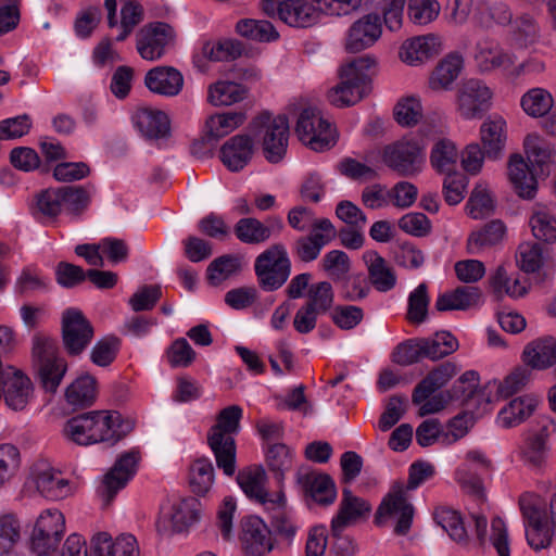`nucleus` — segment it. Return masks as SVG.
I'll use <instances>...</instances> for the list:
<instances>
[{
    "mask_svg": "<svg viewBox=\"0 0 556 556\" xmlns=\"http://www.w3.org/2000/svg\"><path fill=\"white\" fill-rule=\"evenodd\" d=\"M134 425L116 410H91L70 418L64 427V437L78 444L117 443L131 432Z\"/></svg>",
    "mask_w": 556,
    "mask_h": 556,
    "instance_id": "f257e3e1",
    "label": "nucleus"
},
{
    "mask_svg": "<svg viewBox=\"0 0 556 556\" xmlns=\"http://www.w3.org/2000/svg\"><path fill=\"white\" fill-rule=\"evenodd\" d=\"M435 473L434 466L428 462H414L408 469V480L406 485L396 481L391 486L389 493L383 497L376 515L375 523L383 526L387 520L394 519V533L405 535L413 522L414 506L408 502L407 491L416 490Z\"/></svg>",
    "mask_w": 556,
    "mask_h": 556,
    "instance_id": "f03ea898",
    "label": "nucleus"
},
{
    "mask_svg": "<svg viewBox=\"0 0 556 556\" xmlns=\"http://www.w3.org/2000/svg\"><path fill=\"white\" fill-rule=\"evenodd\" d=\"M376 60L369 55L355 58L341 68L340 84L328 91V100L336 106L359 102L369 91Z\"/></svg>",
    "mask_w": 556,
    "mask_h": 556,
    "instance_id": "7ed1b4c3",
    "label": "nucleus"
},
{
    "mask_svg": "<svg viewBox=\"0 0 556 556\" xmlns=\"http://www.w3.org/2000/svg\"><path fill=\"white\" fill-rule=\"evenodd\" d=\"M291 260L283 243H274L254 260L258 287L266 292L280 289L291 275Z\"/></svg>",
    "mask_w": 556,
    "mask_h": 556,
    "instance_id": "20e7f679",
    "label": "nucleus"
},
{
    "mask_svg": "<svg viewBox=\"0 0 556 556\" xmlns=\"http://www.w3.org/2000/svg\"><path fill=\"white\" fill-rule=\"evenodd\" d=\"M201 510V503L195 497L167 502L160 508L155 520V530L163 538L186 533L199 522Z\"/></svg>",
    "mask_w": 556,
    "mask_h": 556,
    "instance_id": "39448f33",
    "label": "nucleus"
},
{
    "mask_svg": "<svg viewBox=\"0 0 556 556\" xmlns=\"http://www.w3.org/2000/svg\"><path fill=\"white\" fill-rule=\"evenodd\" d=\"M255 137L262 138L265 159L270 163L280 162L286 155L289 139V123L285 115L273 117L263 112L250 123Z\"/></svg>",
    "mask_w": 556,
    "mask_h": 556,
    "instance_id": "423d86ee",
    "label": "nucleus"
},
{
    "mask_svg": "<svg viewBox=\"0 0 556 556\" xmlns=\"http://www.w3.org/2000/svg\"><path fill=\"white\" fill-rule=\"evenodd\" d=\"M262 11L293 28H308L317 24L321 12L312 0H263Z\"/></svg>",
    "mask_w": 556,
    "mask_h": 556,
    "instance_id": "0eeeda50",
    "label": "nucleus"
},
{
    "mask_svg": "<svg viewBox=\"0 0 556 556\" xmlns=\"http://www.w3.org/2000/svg\"><path fill=\"white\" fill-rule=\"evenodd\" d=\"M518 504L523 517L529 546L534 551L547 548L552 543L553 531L541 507L540 496L532 492H525L520 495Z\"/></svg>",
    "mask_w": 556,
    "mask_h": 556,
    "instance_id": "6e6552de",
    "label": "nucleus"
},
{
    "mask_svg": "<svg viewBox=\"0 0 556 556\" xmlns=\"http://www.w3.org/2000/svg\"><path fill=\"white\" fill-rule=\"evenodd\" d=\"M295 132L314 151L330 149L336 143V130L317 108H305L300 113Z\"/></svg>",
    "mask_w": 556,
    "mask_h": 556,
    "instance_id": "1a4fd4ad",
    "label": "nucleus"
},
{
    "mask_svg": "<svg viewBox=\"0 0 556 556\" xmlns=\"http://www.w3.org/2000/svg\"><path fill=\"white\" fill-rule=\"evenodd\" d=\"M65 531V518L58 509L43 510L37 518L28 540V547L36 556H51Z\"/></svg>",
    "mask_w": 556,
    "mask_h": 556,
    "instance_id": "9d476101",
    "label": "nucleus"
},
{
    "mask_svg": "<svg viewBox=\"0 0 556 556\" xmlns=\"http://www.w3.org/2000/svg\"><path fill=\"white\" fill-rule=\"evenodd\" d=\"M62 342L70 356L80 355L90 344L94 331L83 312L75 307L66 308L61 321Z\"/></svg>",
    "mask_w": 556,
    "mask_h": 556,
    "instance_id": "9b49d317",
    "label": "nucleus"
},
{
    "mask_svg": "<svg viewBox=\"0 0 556 556\" xmlns=\"http://www.w3.org/2000/svg\"><path fill=\"white\" fill-rule=\"evenodd\" d=\"M382 160L399 175L415 176L425 163L424 148L414 140H400L383 149Z\"/></svg>",
    "mask_w": 556,
    "mask_h": 556,
    "instance_id": "f8f14e48",
    "label": "nucleus"
},
{
    "mask_svg": "<svg viewBox=\"0 0 556 556\" xmlns=\"http://www.w3.org/2000/svg\"><path fill=\"white\" fill-rule=\"evenodd\" d=\"M174 28L163 22L150 23L137 34V51L148 61L160 60L175 45Z\"/></svg>",
    "mask_w": 556,
    "mask_h": 556,
    "instance_id": "ddd939ff",
    "label": "nucleus"
},
{
    "mask_svg": "<svg viewBox=\"0 0 556 556\" xmlns=\"http://www.w3.org/2000/svg\"><path fill=\"white\" fill-rule=\"evenodd\" d=\"M336 237L337 231L330 219H316L308 235L294 240L291 247L292 253L301 262L311 263L320 255L323 248Z\"/></svg>",
    "mask_w": 556,
    "mask_h": 556,
    "instance_id": "4468645a",
    "label": "nucleus"
},
{
    "mask_svg": "<svg viewBox=\"0 0 556 556\" xmlns=\"http://www.w3.org/2000/svg\"><path fill=\"white\" fill-rule=\"evenodd\" d=\"M283 230L285 223L279 215L267 216L264 220L251 216L242 217L233 227L236 238L245 244H263L279 237Z\"/></svg>",
    "mask_w": 556,
    "mask_h": 556,
    "instance_id": "2eb2a0df",
    "label": "nucleus"
},
{
    "mask_svg": "<svg viewBox=\"0 0 556 556\" xmlns=\"http://www.w3.org/2000/svg\"><path fill=\"white\" fill-rule=\"evenodd\" d=\"M492 92L479 79H468L458 89L457 111L465 119L479 118L491 104Z\"/></svg>",
    "mask_w": 556,
    "mask_h": 556,
    "instance_id": "dca6fc26",
    "label": "nucleus"
},
{
    "mask_svg": "<svg viewBox=\"0 0 556 556\" xmlns=\"http://www.w3.org/2000/svg\"><path fill=\"white\" fill-rule=\"evenodd\" d=\"M237 481L244 494L263 508L278 504L281 501V495L285 494L281 485H278L276 492H269L266 489L267 476L261 466L249 467L240 471Z\"/></svg>",
    "mask_w": 556,
    "mask_h": 556,
    "instance_id": "f3484780",
    "label": "nucleus"
},
{
    "mask_svg": "<svg viewBox=\"0 0 556 556\" xmlns=\"http://www.w3.org/2000/svg\"><path fill=\"white\" fill-rule=\"evenodd\" d=\"M138 462V452H127L115 462L113 468L104 476L98 493L105 505H110L117 492L125 488L134 477Z\"/></svg>",
    "mask_w": 556,
    "mask_h": 556,
    "instance_id": "a211bd4d",
    "label": "nucleus"
},
{
    "mask_svg": "<svg viewBox=\"0 0 556 556\" xmlns=\"http://www.w3.org/2000/svg\"><path fill=\"white\" fill-rule=\"evenodd\" d=\"M239 539L248 556H265L274 547L269 528L257 516L241 519Z\"/></svg>",
    "mask_w": 556,
    "mask_h": 556,
    "instance_id": "6ab92c4d",
    "label": "nucleus"
},
{
    "mask_svg": "<svg viewBox=\"0 0 556 556\" xmlns=\"http://www.w3.org/2000/svg\"><path fill=\"white\" fill-rule=\"evenodd\" d=\"M370 511L371 505L366 500L354 495L349 489H343L339 510L331 520L333 538L340 539L345 528L367 519Z\"/></svg>",
    "mask_w": 556,
    "mask_h": 556,
    "instance_id": "aec40b11",
    "label": "nucleus"
},
{
    "mask_svg": "<svg viewBox=\"0 0 556 556\" xmlns=\"http://www.w3.org/2000/svg\"><path fill=\"white\" fill-rule=\"evenodd\" d=\"M0 382V399L14 409H23L28 403L31 393V382L22 371L8 366L2 372Z\"/></svg>",
    "mask_w": 556,
    "mask_h": 556,
    "instance_id": "412c9836",
    "label": "nucleus"
},
{
    "mask_svg": "<svg viewBox=\"0 0 556 556\" xmlns=\"http://www.w3.org/2000/svg\"><path fill=\"white\" fill-rule=\"evenodd\" d=\"M132 122L142 137L151 142H159L170 136L169 118L159 109L140 106L134 113Z\"/></svg>",
    "mask_w": 556,
    "mask_h": 556,
    "instance_id": "4be33fe9",
    "label": "nucleus"
},
{
    "mask_svg": "<svg viewBox=\"0 0 556 556\" xmlns=\"http://www.w3.org/2000/svg\"><path fill=\"white\" fill-rule=\"evenodd\" d=\"M381 36V20L370 13L355 21L348 29L345 49L356 53L371 47Z\"/></svg>",
    "mask_w": 556,
    "mask_h": 556,
    "instance_id": "5701e85b",
    "label": "nucleus"
},
{
    "mask_svg": "<svg viewBox=\"0 0 556 556\" xmlns=\"http://www.w3.org/2000/svg\"><path fill=\"white\" fill-rule=\"evenodd\" d=\"M184 75L174 66H155L144 75V86L149 91L166 98L178 96L184 88Z\"/></svg>",
    "mask_w": 556,
    "mask_h": 556,
    "instance_id": "b1692460",
    "label": "nucleus"
},
{
    "mask_svg": "<svg viewBox=\"0 0 556 556\" xmlns=\"http://www.w3.org/2000/svg\"><path fill=\"white\" fill-rule=\"evenodd\" d=\"M139 545L132 534H121L115 540L106 532L93 535L90 556H139Z\"/></svg>",
    "mask_w": 556,
    "mask_h": 556,
    "instance_id": "393cba45",
    "label": "nucleus"
},
{
    "mask_svg": "<svg viewBox=\"0 0 556 556\" xmlns=\"http://www.w3.org/2000/svg\"><path fill=\"white\" fill-rule=\"evenodd\" d=\"M466 462L456 470L455 479L469 493L479 495L483 489L482 480L478 475L470 472L471 466L481 473H489L492 471V462L479 450L468 451Z\"/></svg>",
    "mask_w": 556,
    "mask_h": 556,
    "instance_id": "a878e982",
    "label": "nucleus"
},
{
    "mask_svg": "<svg viewBox=\"0 0 556 556\" xmlns=\"http://www.w3.org/2000/svg\"><path fill=\"white\" fill-rule=\"evenodd\" d=\"M254 142L249 135H235L219 149L222 163L231 172L243 169L252 159Z\"/></svg>",
    "mask_w": 556,
    "mask_h": 556,
    "instance_id": "bb28decb",
    "label": "nucleus"
},
{
    "mask_svg": "<svg viewBox=\"0 0 556 556\" xmlns=\"http://www.w3.org/2000/svg\"><path fill=\"white\" fill-rule=\"evenodd\" d=\"M480 137L485 155L492 160L501 157L507 139L506 121L498 114L490 115L480 127Z\"/></svg>",
    "mask_w": 556,
    "mask_h": 556,
    "instance_id": "cd10ccee",
    "label": "nucleus"
},
{
    "mask_svg": "<svg viewBox=\"0 0 556 556\" xmlns=\"http://www.w3.org/2000/svg\"><path fill=\"white\" fill-rule=\"evenodd\" d=\"M457 367L451 362H444L429 371V374L414 388L412 402L421 404L426 399L444 387L455 375Z\"/></svg>",
    "mask_w": 556,
    "mask_h": 556,
    "instance_id": "c85d7f7f",
    "label": "nucleus"
},
{
    "mask_svg": "<svg viewBox=\"0 0 556 556\" xmlns=\"http://www.w3.org/2000/svg\"><path fill=\"white\" fill-rule=\"evenodd\" d=\"M475 61L481 72L507 70L514 64L513 55L505 52L495 40L489 38L477 42Z\"/></svg>",
    "mask_w": 556,
    "mask_h": 556,
    "instance_id": "c756f323",
    "label": "nucleus"
},
{
    "mask_svg": "<svg viewBox=\"0 0 556 556\" xmlns=\"http://www.w3.org/2000/svg\"><path fill=\"white\" fill-rule=\"evenodd\" d=\"M523 362L532 369H546L556 364V338L546 336L528 343L522 353Z\"/></svg>",
    "mask_w": 556,
    "mask_h": 556,
    "instance_id": "7c9ffc66",
    "label": "nucleus"
},
{
    "mask_svg": "<svg viewBox=\"0 0 556 556\" xmlns=\"http://www.w3.org/2000/svg\"><path fill=\"white\" fill-rule=\"evenodd\" d=\"M482 292L480 288L473 286L458 287L451 292L440 294L435 301V309L446 311H466L480 304Z\"/></svg>",
    "mask_w": 556,
    "mask_h": 556,
    "instance_id": "2f4dec72",
    "label": "nucleus"
},
{
    "mask_svg": "<svg viewBox=\"0 0 556 556\" xmlns=\"http://www.w3.org/2000/svg\"><path fill=\"white\" fill-rule=\"evenodd\" d=\"M506 226L501 219H493L482 228L472 231L467 239V251L477 255L503 242Z\"/></svg>",
    "mask_w": 556,
    "mask_h": 556,
    "instance_id": "473e14b6",
    "label": "nucleus"
},
{
    "mask_svg": "<svg viewBox=\"0 0 556 556\" xmlns=\"http://www.w3.org/2000/svg\"><path fill=\"white\" fill-rule=\"evenodd\" d=\"M368 276L372 287L379 292H388L396 285V275L388 262L376 251L364 254Z\"/></svg>",
    "mask_w": 556,
    "mask_h": 556,
    "instance_id": "72a5a7b5",
    "label": "nucleus"
},
{
    "mask_svg": "<svg viewBox=\"0 0 556 556\" xmlns=\"http://www.w3.org/2000/svg\"><path fill=\"white\" fill-rule=\"evenodd\" d=\"M508 178L519 197L532 199L535 195L536 179L521 155L514 154L509 157Z\"/></svg>",
    "mask_w": 556,
    "mask_h": 556,
    "instance_id": "f704fd0d",
    "label": "nucleus"
},
{
    "mask_svg": "<svg viewBox=\"0 0 556 556\" xmlns=\"http://www.w3.org/2000/svg\"><path fill=\"white\" fill-rule=\"evenodd\" d=\"M280 500L278 504L264 509L269 514L270 527L275 534L280 540L290 543L294 539L299 526L293 513L287 508L286 495L282 494Z\"/></svg>",
    "mask_w": 556,
    "mask_h": 556,
    "instance_id": "c9c22d12",
    "label": "nucleus"
},
{
    "mask_svg": "<svg viewBox=\"0 0 556 556\" xmlns=\"http://www.w3.org/2000/svg\"><path fill=\"white\" fill-rule=\"evenodd\" d=\"M489 285L497 299H502L504 295L517 299L527 293L526 280H521L518 273L509 275L503 265L491 274Z\"/></svg>",
    "mask_w": 556,
    "mask_h": 556,
    "instance_id": "e433bc0d",
    "label": "nucleus"
},
{
    "mask_svg": "<svg viewBox=\"0 0 556 556\" xmlns=\"http://www.w3.org/2000/svg\"><path fill=\"white\" fill-rule=\"evenodd\" d=\"M211 452L218 469L227 477L237 470V443L232 435L211 434Z\"/></svg>",
    "mask_w": 556,
    "mask_h": 556,
    "instance_id": "4c0bfd02",
    "label": "nucleus"
},
{
    "mask_svg": "<svg viewBox=\"0 0 556 556\" xmlns=\"http://www.w3.org/2000/svg\"><path fill=\"white\" fill-rule=\"evenodd\" d=\"M97 395V380L89 374L77 377L65 390V400L74 408H85L93 405Z\"/></svg>",
    "mask_w": 556,
    "mask_h": 556,
    "instance_id": "58836bf2",
    "label": "nucleus"
},
{
    "mask_svg": "<svg viewBox=\"0 0 556 556\" xmlns=\"http://www.w3.org/2000/svg\"><path fill=\"white\" fill-rule=\"evenodd\" d=\"M63 212L78 216L87 210L94 193V186H63L59 187Z\"/></svg>",
    "mask_w": 556,
    "mask_h": 556,
    "instance_id": "ea45409f",
    "label": "nucleus"
},
{
    "mask_svg": "<svg viewBox=\"0 0 556 556\" xmlns=\"http://www.w3.org/2000/svg\"><path fill=\"white\" fill-rule=\"evenodd\" d=\"M309 493L312 500L317 504L328 506L337 497V490L333 480L325 473H306L299 477Z\"/></svg>",
    "mask_w": 556,
    "mask_h": 556,
    "instance_id": "a19ab883",
    "label": "nucleus"
},
{
    "mask_svg": "<svg viewBox=\"0 0 556 556\" xmlns=\"http://www.w3.org/2000/svg\"><path fill=\"white\" fill-rule=\"evenodd\" d=\"M437 38L432 35L406 40L400 49V58L409 65H417L435 53Z\"/></svg>",
    "mask_w": 556,
    "mask_h": 556,
    "instance_id": "79ce46f5",
    "label": "nucleus"
},
{
    "mask_svg": "<svg viewBox=\"0 0 556 556\" xmlns=\"http://www.w3.org/2000/svg\"><path fill=\"white\" fill-rule=\"evenodd\" d=\"M463 68V58L448 54L433 70L429 85L433 90L448 89Z\"/></svg>",
    "mask_w": 556,
    "mask_h": 556,
    "instance_id": "37998d69",
    "label": "nucleus"
},
{
    "mask_svg": "<svg viewBox=\"0 0 556 556\" xmlns=\"http://www.w3.org/2000/svg\"><path fill=\"white\" fill-rule=\"evenodd\" d=\"M536 401L530 396H520L509 402L502 408L497 416V422L503 428H513L526 420L534 410Z\"/></svg>",
    "mask_w": 556,
    "mask_h": 556,
    "instance_id": "c03bdc74",
    "label": "nucleus"
},
{
    "mask_svg": "<svg viewBox=\"0 0 556 556\" xmlns=\"http://www.w3.org/2000/svg\"><path fill=\"white\" fill-rule=\"evenodd\" d=\"M236 33L250 40L271 42L279 38V33L267 20L242 18L236 24Z\"/></svg>",
    "mask_w": 556,
    "mask_h": 556,
    "instance_id": "a18cd8bd",
    "label": "nucleus"
},
{
    "mask_svg": "<svg viewBox=\"0 0 556 556\" xmlns=\"http://www.w3.org/2000/svg\"><path fill=\"white\" fill-rule=\"evenodd\" d=\"M434 520L454 542L462 546L468 545L469 536L458 511L439 507L434 510Z\"/></svg>",
    "mask_w": 556,
    "mask_h": 556,
    "instance_id": "49530a36",
    "label": "nucleus"
},
{
    "mask_svg": "<svg viewBox=\"0 0 556 556\" xmlns=\"http://www.w3.org/2000/svg\"><path fill=\"white\" fill-rule=\"evenodd\" d=\"M419 339L424 357L431 361H438L454 353L459 345L457 339L447 331H440L433 337Z\"/></svg>",
    "mask_w": 556,
    "mask_h": 556,
    "instance_id": "de8ad7c7",
    "label": "nucleus"
},
{
    "mask_svg": "<svg viewBox=\"0 0 556 556\" xmlns=\"http://www.w3.org/2000/svg\"><path fill=\"white\" fill-rule=\"evenodd\" d=\"M248 88L239 83L218 80L214 85H211V104L232 105L243 101L248 97Z\"/></svg>",
    "mask_w": 556,
    "mask_h": 556,
    "instance_id": "09e8293b",
    "label": "nucleus"
},
{
    "mask_svg": "<svg viewBox=\"0 0 556 556\" xmlns=\"http://www.w3.org/2000/svg\"><path fill=\"white\" fill-rule=\"evenodd\" d=\"M266 463L269 470L274 473L278 485L282 486L285 473L290 471L293 465L292 451L286 444H273L267 450Z\"/></svg>",
    "mask_w": 556,
    "mask_h": 556,
    "instance_id": "8fccbe9b",
    "label": "nucleus"
},
{
    "mask_svg": "<svg viewBox=\"0 0 556 556\" xmlns=\"http://www.w3.org/2000/svg\"><path fill=\"white\" fill-rule=\"evenodd\" d=\"M533 236L541 241H556V217L545 206H538L529 220Z\"/></svg>",
    "mask_w": 556,
    "mask_h": 556,
    "instance_id": "3c124183",
    "label": "nucleus"
},
{
    "mask_svg": "<svg viewBox=\"0 0 556 556\" xmlns=\"http://www.w3.org/2000/svg\"><path fill=\"white\" fill-rule=\"evenodd\" d=\"M247 121L243 111H227L211 114V139H219L233 132Z\"/></svg>",
    "mask_w": 556,
    "mask_h": 556,
    "instance_id": "603ef678",
    "label": "nucleus"
},
{
    "mask_svg": "<svg viewBox=\"0 0 556 556\" xmlns=\"http://www.w3.org/2000/svg\"><path fill=\"white\" fill-rule=\"evenodd\" d=\"M37 490L47 498L58 501L71 494L66 479L51 471H42L36 478Z\"/></svg>",
    "mask_w": 556,
    "mask_h": 556,
    "instance_id": "864d4df0",
    "label": "nucleus"
},
{
    "mask_svg": "<svg viewBox=\"0 0 556 556\" xmlns=\"http://www.w3.org/2000/svg\"><path fill=\"white\" fill-rule=\"evenodd\" d=\"M520 104L529 116L541 117L551 111L554 100L547 90L532 88L521 97Z\"/></svg>",
    "mask_w": 556,
    "mask_h": 556,
    "instance_id": "5fc2aeb1",
    "label": "nucleus"
},
{
    "mask_svg": "<svg viewBox=\"0 0 556 556\" xmlns=\"http://www.w3.org/2000/svg\"><path fill=\"white\" fill-rule=\"evenodd\" d=\"M457 157L455 144L451 140L442 139L433 146L430 162L439 173L445 174L454 170Z\"/></svg>",
    "mask_w": 556,
    "mask_h": 556,
    "instance_id": "6e6d98bb",
    "label": "nucleus"
},
{
    "mask_svg": "<svg viewBox=\"0 0 556 556\" xmlns=\"http://www.w3.org/2000/svg\"><path fill=\"white\" fill-rule=\"evenodd\" d=\"M243 410L239 405H230L222 409L216 416V422L211 427V434L235 438L240 431V420Z\"/></svg>",
    "mask_w": 556,
    "mask_h": 556,
    "instance_id": "4d7b16f0",
    "label": "nucleus"
},
{
    "mask_svg": "<svg viewBox=\"0 0 556 556\" xmlns=\"http://www.w3.org/2000/svg\"><path fill=\"white\" fill-rule=\"evenodd\" d=\"M429 303L428 287L422 282L408 295L407 320L415 325L422 324L428 316Z\"/></svg>",
    "mask_w": 556,
    "mask_h": 556,
    "instance_id": "13d9d810",
    "label": "nucleus"
},
{
    "mask_svg": "<svg viewBox=\"0 0 556 556\" xmlns=\"http://www.w3.org/2000/svg\"><path fill=\"white\" fill-rule=\"evenodd\" d=\"M33 358L36 366L64 359L60 355L58 340L45 333H36L33 338Z\"/></svg>",
    "mask_w": 556,
    "mask_h": 556,
    "instance_id": "bf43d9fd",
    "label": "nucleus"
},
{
    "mask_svg": "<svg viewBox=\"0 0 556 556\" xmlns=\"http://www.w3.org/2000/svg\"><path fill=\"white\" fill-rule=\"evenodd\" d=\"M63 212L60 189L48 188L39 192L35 198L34 215L55 218Z\"/></svg>",
    "mask_w": 556,
    "mask_h": 556,
    "instance_id": "052dcab7",
    "label": "nucleus"
},
{
    "mask_svg": "<svg viewBox=\"0 0 556 556\" xmlns=\"http://www.w3.org/2000/svg\"><path fill=\"white\" fill-rule=\"evenodd\" d=\"M38 375L43 389L54 393L61 384L67 370L65 359L37 365Z\"/></svg>",
    "mask_w": 556,
    "mask_h": 556,
    "instance_id": "680f3d73",
    "label": "nucleus"
},
{
    "mask_svg": "<svg viewBox=\"0 0 556 556\" xmlns=\"http://www.w3.org/2000/svg\"><path fill=\"white\" fill-rule=\"evenodd\" d=\"M165 357L170 367L187 368L195 359V352L185 338H178L166 349Z\"/></svg>",
    "mask_w": 556,
    "mask_h": 556,
    "instance_id": "e2e57ef3",
    "label": "nucleus"
},
{
    "mask_svg": "<svg viewBox=\"0 0 556 556\" xmlns=\"http://www.w3.org/2000/svg\"><path fill=\"white\" fill-rule=\"evenodd\" d=\"M479 375L475 370L464 372L447 391L451 400L467 404L478 392Z\"/></svg>",
    "mask_w": 556,
    "mask_h": 556,
    "instance_id": "0e129e2a",
    "label": "nucleus"
},
{
    "mask_svg": "<svg viewBox=\"0 0 556 556\" xmlns=\"http://www.w3.org/2000/svg\"><path fill=\"white\" fill-rule=\"evenodd\" d=\"M421 116V103L418 98L413 96L401 99L394 108V118L401 126H414Z\"/></svg>",
    "mask_w": 556,
    "mask_h": 556,
    "instance_id": "69168bd1",
    "label": "nucleus"
},
{
    "mask_svg": "<svg viewBox=\"0 0 556 556\" xmlns=\"http://www.w3.org/2000/svg\"><path fill=\"white\" fill-rule=\"evenodd\" d=\"M245 54V45L232 38L219 39L211 48V61L231 62Z\"/></svg>",
    "mask_w": 556,
    "mask_h": 556,
    "instance_id": "338daca9",
    "label": "nucleus"
},
{
    "mask_svg": "<svg viewBox=\"0 0 556 556\" xmlns=\"http://www.w3.org/2000/svg\"><path fill=\"white\" fill-rule=\"evenodd\" d=\"M333 303V290L328 281L314 283L308 289V300L305 303L319 314L326 313Z\"/></svg>",
    "mask_w": 556,
    "mask_h": 556,
    "instance_id": "774afa93",
    "label": "nucleus"
}]
</instances>
